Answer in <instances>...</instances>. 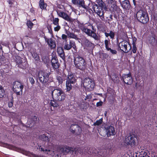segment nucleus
I'll return each mask as SVG.
<instances>
[{"instance_id":"nucleus-1","label":"nucleus","mask_w":157,"mask_h":157,"mask_svg":"<svg viewBox=\"0 0 157 157\" xmlns=\"http://www.w3.org/2000/svg\"><path fill=\"white\" fill-rule=\"evenodd\" d=\"M48 90L52 95L53 100L58 101H63L66 97L65 94L63 90L60 88H55V87L50 86Z\"/></svg>"},{"instance_id":"nucleus-2","label":"nucleus","mask_w":157,"mask_h":157,"mask_svg":"<svg viewBox=\"0 0 157 157\" xmlns=\"http://www.w3.org/2000/svg\"><path fill=\"white\" fill-rule=\"evenodd\" d=\"M71 151H73V152L75 151L74 150H73L72 148L67 147H54V148H53L52 150V152L53 153V155L56 154L58 157L59 156V155L57 154V152H58L60 154H65L69 152H71Z\"/></svg>"},{"instance_id":"nucleus-3","label":"nucleus","mask_w":157,"mask_h":157,"mask_svg":"<svg viewBox=\"0 0 157 157\" xmlns=\"http://www.w3.org/2000/svg\"><path fill=\"white\" fill-rule=\"evenodd\" d=\"M136 17L137 20L140 22L145 24L149 21V17L147 12L140 10L137 12Z\"/></svg>"},{"instance_id":"nucleus-4","label":"nucleus","mask_w":157,"mask_h":157,"mask_svg":"<svg viewBox=\"0 0 157 157\" xmlns=\"http://www.w3.org/2000/svg\"><path fill=\"white\" fill-rule=\"evenodd\" d=\"M74 62L76 67L78 69L82 70L85 68L86 63L82 57L78 56L75 58Z\"/></svg>"},{"instance_id":"nucleus-5","label":"nucleus","mask_w":157,"mask_h":157,"mask_svg":"<svg viewBox=\"0 0 157 157\" xmlns=\"http://www.w3.org/2000/svg\"><path fill=\"white\" fill-rule=\"evenodd\" d=\"M79 27L82 32L85 33L88 36L93 37L95 40H98V37L94 31L88 29L84 25H79Z\"/></svg>"},{"instance_id":"nucleus-6","label":"nucleus","mask_w":157,"mask_h":157,"mask_svg":"<svg viewBox=\"0 0 157 157\" xmlns=\"http://www.w3.org/2000/svg\"><path fill=\"white\" fill-rule=\"evenodd\" d=\"M50 73L45 71H40L38 73V77L40 82L44 83L47 82L49 79Z\"/></svg>"},{"instance_id":"nucleus-7","label":"nucleus","mask_w":157,"mask_h":157,"mask_svg":"<svg viewBox=\"0 0 157 157\" xmlns=\"http://www.w3.org/2000/svg\"><path fill=\"white\" fill-rule=\"evenodd\" d=\"M84 87L88 91H90L93 90L95 83L93 80L90 78H85L82 81Z\"/></svg>"},{"instance_id":"nucleus-8","label":"nucleus","mask_w":157,"mask_h":157,"mask_svg":"<svg viewBox=\"0 0 157 157\" xmlns=\"http://www.w3.org/2000/svg\"><path fill=\"white\" fill-rule=\"evenodd\" d=\"M24 86L18 81H15L13 83V91L17 95H21L22 94V90Z\"/></svg>"},{"instance_id":"nucleus-9","label":"nucleus","mask_w":157,"mask_h":157,"mask_svg":"<svg viewBox=\"0 0 157 157\" xmlns=\"http://www.w3.org/2000/svg\"><path fill=\"white\" fill-rule=\"evenodd\" d=\"M119 47L121 50L125 52H128L131 48L130 44L126 41H123L120 42Z\"/></svg>"},{"instance_id":"nucleus-10","label":"nucleus","mask_w":157,"mask_h":157,"mask_svg":"<svg viewBox=\"0 0 157 157\" xmlns=\"http://www.w3.org/2000/svg\"><path fill=\"white\" fill-rule=\"evenodd\" d=\"M15 60L18 66L21 68H24L27 65V62L25 57L21 58L19 56H17Z\"/></svg>"},{"instance_id":"nucleus-11","label":"nucleus","mask_w":157,"mask_h":157,"mask_svg":"<svg viewBox=\"0 0 157 157\" xmlns=\"http://www.w3.org/2000/svg\"><path fill=\"white\" fill-rule=\"evenodd\" d=\"M92 8L94 12L100 17L101 19L103 20L104 19V10L101 7H98L97 4H94L93 5Z\"/></svg>"},{"instance_id":"nucleus-12","label":"nucleus","mask_w":157,"mask_h":157,"mask_svg":"<svg viewBox=\"0 0 157 157\" xmlns=\"http://www.w3.org/2000/svg\"><path fill=\"white\" fill-rule=\"evenodd\" d=\"M39 139L44 143V144H43L44 147H49V148L50 146H52V144L50 142V138H49V137L47 136L46 135L43 134L40 135L39 136Z\"/></svg>"},{"instance_id":"nucleus-13","label":"nucleus","mask_w":157,"mask_h":157,"mask_svg":"<svg viewBox=\"0 0 157 157\" xmlns=\"http://www.w3.org/2000/svg\"><path fill=\"white\" fill-rule=\"evenodd\" d=\"M125 143L127 145L133 146L135 145V137L131 135L126 136L125 138Z\"/></svg>"},{"instance_id":"nucleus-14","label":"nucleus","mask_w":157,"mask_h":157,"mask_svg":"<svg viewBox=\"0 0 157 157\" xmlns=\"http://www.w3.org/2000/svg\"><path fill=\"white\" fill-rule=\"evenodd\" d=\"M123 77L124 82L127 85H131L132 83L133 79L130 73L127 75H124Z\"/></svg>"},{"instance_id":"nucleus-15","label":"nucleus","mask_w":157,"mask_h":157,"mask_svg":"<svg viewBox=\"0 0 157 157\" xmlns=\"http://www.w3.org/2000/svg\"><path fill=\"white\" fill-rule=\"evenodd\" d=\"M72 47L75 50L76 48V47L74 41L71 40H70L69 44H68L67 41L65 42L64 46V48L65 50H70Z\"/></svg>"},{"instance_id":"nucleus-16","label":"nucleus","mask_w":157,"mask_h":157,"mask_svg":"<svg viewBox=\"0 0 157 157\" xmlns=\"http://www.w3.org/2000/svg\"><path fill=\"white\" fill-rule=\"evenodd\" d=\"M107 136L114 135L115 134V132L114 128L111 126H109L105 128Z\"/></svg>"},{"instance_id":"nucleus-17","label":"nucleus","mask_w":157,"mask_h":157,"mask_svg":"<svg viewBox=\"0 0 157 157\" xmlns=\"http://www.w3.org/2000/svg\"><path fill=\"white\" fill-rule=\"evenodd\" d=\"M58 16L67 21H70L71 19L67 14L63 11H58L57 12Z\"/></svg>"},{"instance_id":"nucleus-18","label":"nucleus","mask_w":157,"mask_h":157,"mask_svg":"<svg viewBox=\"0 0 157 157\" xmlns=\"http://www.w3.org/2000/svg\"><path fill=\"white\" fill-rule=\"evenodd\" d=\"M45 41L47 43L48 46L51 48H55L56 46L55 41L51 38H45Z\"/></svg>"},{"instance_id":"nucleus-19","label":"nucleus","mask_w":157,"mask_h":157,"mask_svg":"<svg viewBox=\"0 0 157 157\" xmlns=\"http://www.w3.org/2000/svg\"><path fill=\"white\" fill-rule=\"evenodd\" d=\"M71 2L75 5H78L80 6L87 9V6L85 5L83 0H72Z\"/></svg>"},{"instance_id":"nucleus-20","label":"nucleus","mask_w":157,"mask_h":157,"mask_svg":"<svg viewBox=\"0 0 157 157\" xmlns=\"http://www.w3.org/2000/svg\"><path fill=\"white\" fill-rule=\"evenodd\" d=\"M57 52L59 56L64 60L65 58V56L63 48L60 47H58Z\"/></svg>"},{"instance_id":"nucleus-21","label":"nucleus","mask_w":157,"mask_h":157,"mask_svg":"<svg viewBox=\"0 0 157 157\" xmlns=\"http://www.w3.org/2000/svg\"><path fill=\"white\" fill-rule=\"evenodd\" d=\"M76 79L74 75L71 74H69L67 78L66 79V82H70L71 83H75Z\"/></svg>"},{"instance_id":"nucleus-22","label":"nucleus","mask_w":157,"mask_h":157,"mask_svg":"<svg viewBox=\"0 0 157 157\" xmlns=\"http://www.w3.org/2000/svg\"><path fill=\"white\" fill-rule=\"evenodd\" d=\"M83 44L86 48H90L93 46V44L86 39L83 40Z\"/></svg>"},{"instance_id":"nucleus-23","label":"nucleus","mask_w":157,"mask_h":157,"mask_svg":"<svg viewBox=\"0 0 157 157\" xmlns=\"http://www.w3.org/2000/svg\"><path fill=\"white\" fill-rule=\"evenodd\" d=\"M52 65L53 68L57 69L59 67V63L58 61L55 58H52L51 61Z\"/></svg>"},{"instance_id":"nucleus-24","label":"nucleus","mask_w":157,"mask_h":157,"mask_svg":"<svg viewBox=\"0 0 157 157\" xmlns=\"http://www.w3.org/2000/svg\"><path fill=\"white\" fill-rule=\"evenodd\" d=\"M71 129L73 131V133L75 132L77 130H78L79 132L81 131V127L77 124L71 125Z\"/></svg>"},{"instance_id":"nucleus-25","label":"nucleus","mask_w":157,"mask_h":157,"mask_svg":"<svg viewBox=\"0 0 157 157\" xmlns=\"http://www.w3.org/2000/svg\"><path fill=\"white\" fill-rule=\"evenodd\" d=\"M122 7L125 9H128L130 6L129 2L128 0H125L121 3Z\"/></svg>"},{"instance_id":"nucleus-26","label":"nucleus","mask_w":157,"mask_h":157,"mask_svg":"<svg viewBox=\"0 0 157 157\" xmlns=\"http://www.w3.org/2000/svg\"><path fill=\"white\" fill-rule=\"evenodd\" d=\"M39 6L41 9L46 10L47 5L46 3L44 2V0H40Z\"/></svg>"},{"instance_id":"nucleus-27","label":"nucleus","mask_w":157,"mask_h":157,"mask_svg":"<svg viewBox=\"0 0 157 157\" xmlns=\"http://www.w3.org/2000/svg\"><path fill=\"white\" fill-rule=\"evenodd\" d=\"M75 83H71L70 82H66V91L68 92L70 91L72 88V84H74Z\"/></svg>"},{"instance_id":"nucleus-28","label":"nucleus","mask_w":157,"mask_h":157,"mask_svg":"<svg viewBox=\"0 0 157 157\" xmlns=\"http://www.w3.org/2000/svg\"><path fill=\"white\" fill-rule=\"evenodd\" d=\"M49 147H50V148H49V147H46L47 148L45 149V151H48V152H50L51 151L52 152V150L53 149V148H54V147L53 146H50ZM40 149H41V151H44V149L42 147H41Z\"/></svg>"},{"instance_id":"nucleus-29","label":"nucleus","mask_w":157,"mask_h":157,"mask_svg":"<svg viewBox=\"0 0 157 157\" xmlns=\"http://www.w3.org/2000/svg\"><path fill=\"white\" fill-rule=\"evenodd\" d=\"M149 42L152 44H156L157 41L155 38L153 36H151L150 37L149 39Z\"/></svg>"},{"instance_id":"nucleus-30","label":"nucleus","mask_w":157,"mask_h":157,"mask_svg":"<svg viewBox=\"0 0 157 157\" xmlns=\"http://www.w3.org/2000/svg\"><path fill=\"white\" fill-rule=\"evenodd\" d=\"M5 94V91L2 86H0V98L3 97Z\"/></svg>"},{"instance_id":"nucleus-31","label":"nucleus","mask_w":157,"mask_h":157,"mask_svg":"<svg viewBox=\"0 0 157 157\" xmlns=\"http://www.w3.org/2000/svg\"><path fill=\"white\" fill-rule=\"evenodd\" d=\"M55 100H51L50 102V105L52 106L55 107L59 106V105L57 103Z\"/></svg>"},{"instance_id":"nucleus-32","label":"nucleus","mask_w":157,"mask_h":157,"mask_svg":"<svg viewBox=\"0 0 157 157\" xmlns=\"http://www.w3.org/2000/svg\"><path fill=\"white\" fill-rule=\"evenodd\" d=\"M56 79L59 84H62L63 82V80L61 77L57 75L56 77Z\"/></svg>"},{"instance_id":"nucleus-33","label":"nucleus","mask_w":157,"mask_h":157,"mask_svg":"<svg viewBox=\"0 0 157 157\" xmlns=\"http://www.w3.org/2000/svg\"><path fill=\"white\" fill-rule=\"evenodd\" d=\"M103 119L101 118L98 120H97L96 122L94 123V125L95 126H98L101 124L102 122Z\"/></svg>"},{"instance_id":"nucleus-34","label":"nucleus","mask_w":157,"mask_h":157,"mask_svg":"<svg viewBox=\"0 0 157 157\" xmlns=\"http://www.w3.org/2000/svg\"><path fill=\"white\" fill-rule=\"evenodd\" d=\"M68 37L70 38L75 39H77V37L76 35H75L73 33H70L68 34Z\"/></svg>"},{"instance_id":"nucleus-35","label":"nucleus","mask_w":157,"mask_h":157,"mask_svg":"<svg viewBox=\"0 0 157 157\" xmlns=\"http://www.w3.org/2000/svg\"><path fill=\"white\" fill-rule=\"evenodd\" d=\"M32 56L36 60L38 61L39 60V57L37 53H34L32 54Z\"/></svg>"},{"instance_id":"nucleus-36","label":"nucleus","mask_w":157,"mask_h":157,"mask_svg":"<svg viewBox=\"0 0 157 157\" xmlns=\"http://www.w3.org/2000/svg\"><path fill=\"white\" fill-rule=\"evenodd\" d=\"M43 61L44 63H47L49 61V58L47 56H43L42 58Z\"/></svg>"},{"instance_id":"nucleus-37","label":"nucleus","mask_w":157,"mask_h":157,"mask_svg":"<svg viewBox=\"0 0 157 157\" xmlns=\"http://www.w3.org/2000/svg\"><path fill=\"white\" fill-rule=\"evenodd\" d=\"M59 19L58 18H56L53 20V24L55 25H59Z\"/></svg>"},{"instance_id":"nucleus-38","label":"nucleus","mask_w":157,"mask_h":157,"mask_svg":"<svg viewBox=\"0 0 157 157\" xmlns=\"http://www.w3.org/2000/svg\"><path fill=\"white\" fill-rule=\"evenodd\" d=\"M106 49L107 51H109L113 54H115L117 53V51L116 50L112 49L109 48Z\"/></svg>"},{"instance_id":"nucleus-39","label":"nucleus","mask_w":157,"mask_h":157,"mask_svg":"<svg viewBox=\"0 0 157 157\" xmlns=\"http://www.w3.org/2000/svg\"><path fill=\"white\" fill-rule=\"evenodd\" d=\"M27 24L28 27L31 29L33 25V23L30 21H28L27 22Z\"/></svg>"},{"instance_id":"nucleus-40","label":"nucleus","mask_w":157,"mask_h":157,"mask_svg":"<svg viewBox=\"0 0 157 157\" xmlns=\"http://www.w3.org/2000/svg\"><path fill=\"white\" fill-rule=\"evenodd\" d=\"M109 36L110 38L113 39H114L115 36V33L112 31H110L109 33Z\"/></svg>"},{"instance_id":"nucleus-41","label":"nucleus","mask_w":157,"mask_h":157,"mask_svg":"<svg viewBox=\"0 0 157 157\" xmlns=\"http://www.w3.org/2000/svg\"><path fill=\"white\" fill-rule=\"evenodd\" d=\"M104 43L105 45V47L106 49H107L109 48L108 46V45L110 43V42L109 40H105L104 41Z\"/></svg>"},{"instance_id":"nucleus-42","label":"nucleus","mask_w":157,"mask_h":157,"mask_svg":"<svg viewBox=\"0 0 157 157\" xmlns=\"http://www.w3.org/2000/svg\"><path fill=\"white\" fill-rule=\"evenodd\" d=\"M92 97V94H90L88 95H87L86 96V97L85 98V100H90L91 99Z\"/></svg>"},{"instance_id":"nucleus-43","label":"nucleus","mask_w":157,"mask_h":157,"mask_svg":"<svg viewBox=\"0 0 157 157\" xmlns=\"http://www.w3.org/2000/svg\"><path fill=\"white\" fill-rule=\"evenodd\" d=\"M133 49L132 50V51L134 53H135L136 52L137 50V48L136 47V45L134 43H133Z\"/></svg>"},{"instance_id":"nucleus-44","label":"nucleus","mask_w":157,"mask_h":157,"mask_svg":"<svg viewBox=\"0 0 157 157\" xmlns=\"http://www.w3.org/2000/svg\"><path fill=\"white\" fill-rule=\"evenodd\" d=\"M82 148H83V147H82V148H79L77 150H76V149H74V151H75L76 152V151L77 150L78 151V152L80 153L81 152H84L83 151V150H82Z\"/></svg>"},{"instance_id":"nucleus-45","label":"nucleus","mask_w":157,"mask_h":157,"mask_svg":"<svg viewBox=\"0 0 157 157\" xmlns=\"http://www.w3.org/2000/svg\"><path fill=\"white\" fill-rule=\"evenodd\" d=\"M57 26L54 28V30L56 31H58L60 29V27L59 25H56Z\"/></svg>"},{"instance_id":"nucleus-46","label":"nucleus","mask_w":157,"mask_h":157,"mask_svg":"<svg viewBox=\"0 0 157 157\" xmlns=\"http://www.w3.org/2000/svg\"><path fill=\"white\" fill-rule=\"evenodd\" d=\"M103 104V102L102 101H100L96 103V106L97 107H99L100 106H101Z\"/></svg>"},{"instance_id":"nucleus-47","label":"nucleus","mask_w":157,"mask_h":157,"mask_svg":"<svg viewBox=\"0 0 157 157\" xmlns=\"http://www.w3.org/2000/svg\"><path fill=\"white\" fill-rule=\"evenodd\" d=\"M29 80L32 84H33L35 82L34 79L32 77H30L29 78Z\"/></svg>"},{"instance_id":"nucleus-48","label":"nucleus","mask_w":157,"mask_h":157,"mask_svg":"<svg viewBox=\"0 0 157 157\" xmlns=\"http://www.w3.org/2000/svg\"><path fill=\"white\" fill-rule=\"evenodd\" d=\"M62 38L63 40H65L67 38V36L64 34H63L62 35Z\"/></svg>"},{"instance_id":"nucleus-49","label":"nucleus","mask_w":157,"mask_h":157,"mask_svg":"<svg viewBox=\"0 0 157 157\" xmlns=\"http://www.w3.org/2000/svg\"><path fill=\"white\" fill-rule=\"evenodd\" d=\"M13 105V103L12 102H10L8 103V106L9 107H11Z\"/></svg>"},{"instance_id":"nucleus-50","label":"nucleus","mask_w":157,"mask_h":157,"mask_svg":"<svg viewBox=\"0 0 157 157\" xmlns=\"http://www.w3.org/2000/svg\"><path fill=\"white\" fill-rule=\"evenodd\" d=\"M105 34L106 37H108L109 36V33H105Z\"/></svg>"},{"instance_id":"nucleus-51","label":"nucleus","mask_w":157,"mask_h":157,"mask_svg":"<svg viewBox=\"0 0 157 157\" xmlns=\"http://www.w3.org/2000/svg\"><path fill=\"white\" fill-rule=\"evenodd\" d=\"M8 2L9 4L12 5L13 4V2L11 0L8 1Z\"/></svg>"},{"instance_id":"nucleus-52","label":"nucleus","mask_w":157,"mask_h":157,"mask_svg":"<svg viewBox=\"0 0 157 157\" xmlns=\"http://www.w3.org/2000/svg\"><path fill=\"white\" fill-rule=\"evenodd\" d=\"M5 58L3 56L2 57L1 59H0V60L3 61Z\"/></svg>"},{"instance_id":"nucleus-53","label":"nucleus","mask_w":157,"mask_h":157,"mask_svg":"<svg viewBox=\"0 0 157 157\" xmlns=\"http://www.w3.org/2000/svg\"><path fill=\"white\" fill-rule=\"evenodd\" d=\"M48 30H49V33L51 34H52V30L50 29H48Z\"/></svg>"},{"instance_id":"nucleus-54","label":"nucleus","mask_w":157,"mask_h":157,"mask_svg":"<svg viewBox=\"0 0 157 157\" xmlns=\"http://www.w3.org/2000/svg\"><path fill=\"white\" fill-rule=\"evenodd\" d=\"M97 95H100L101 96H102V94H96Z\"/></svg>"},{"instance_id":"nucleus-55","label":"nucleus","mask_w":157,"mask_h":157,"mask_svg":"<svg viewBox=\"0 0 157 157\" xmlns=\"http://www.w3.org/2000/svg\"><path fill=\"white\" fill-rule=\"evenodd\" d=\"M34 120L35 121V120H36L37 119V117L36 116H34Z\"/></svg>"},{"instance_id":"nucleus-56","label":"nucleus","mask_w":157,"mask_h":157,"mask_svg":"<svg viewBox=\"0 0 157 157\" xmlns=\"http://www.w3.org/2000/svg\"><path fill=\"white\" fill-rule=\"evenodd\" d=\"M2 47L1 45L0 44V49H2Z\"/></svg>"},{"instance_id":"nucleus-57","label":"nucleus","mask_w":157,"mask_h":157,"mask_svg":"<svg viewBox=\"0 0 157 157\" xmlns=\"http://www.w3.org/2000/svg\"><path fill=\"white\" fill-rule=\"evenodd\" d=\"M110 17L111 18V19H112V15H110Z\"/></svg>"},{"instance_id":"nucleus-58","label":"nucleus","mask_w":157,"mask_h":157,"mask_svg":"<svg viewBox=\"0 0 157 157\" xmlns=\"http://www.w3.org/2000/svg\"><path fill=\"white\" fill-rule=\"evenodd\" d=\"M106 113H107V112H105V116H106Z\"/></svg>"},{"instance_id":"nucleus-59","label":"nucleus","mask_w":157,"mask_h":157,"mask_svg":"<svg viewBox=\"0 0 157 157\" xmlns=\"http://www.w3.org/2000/svg\"><path fill=\"white\" fill-rule=\"evenodd\" d=\"M25 36H26V37H28V36H29V35H26Z\"/></svg>"},{"instance_id":"nucleus-60","label":"nucleus","mask_w":157,"mask_h":157,"mask_svg":"<svg viewBox=\"0 0 157 157\" xmlns=\"http://www.w3.org/2000/svg\"><path fill=\"white\" fill-rule=\"evenodd\" d=\"M96 100V99H94V100Z\"/></svg>"},{"instance_id":"nucleus-61","label":"nucleus","mask_w":157,"mask_h":157,"mask_svg":"<svg viewBox=\"0 0 157 157\" xmlns=\"http://www.w3.org/2000/svg\"><path fill=\"white\" fill-rule=\"evenodd\" d=\"M33 124H34V123L33 122Z\"/></svg>"}]
</instances>
